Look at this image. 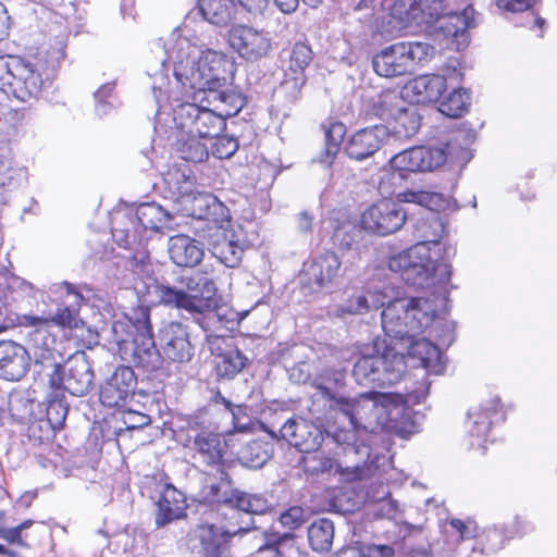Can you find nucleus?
<instances>
[{"label":"nucleus","instance_id":"obj_1","mask_svg":"<svg viewBox=\"0 0 557 557\" xmlns=\"http://www.w3.org/2000/svg\"><path fill=\"white\" fill-rule=\"evenodd\" d=\"M346 373L339 369H324L312 381L314 399H324L336 412V422L325 430L326 437L343 447L345 456L358 472L373 473L386 462L385 456H372L366 441L370 433L400 428L409 416L407 401L400 394L369 392L358 397H345L341 388Z\"/></svg>","mask_w":557,"mask_h":557},{"label":"nucleus","instance_id":"obj_2","mask_svg":"<svg viewBox=\"0 0 557 557\" xmlns=\"http://www.w3.org/2000/svg\"><path fill=\"white\" fill-rule=\"evenodd\" d=\"M188 33L187 28L174 29L165 39L154 41L150 53L162 69L171 64L176 85L184 89L186 99H206L224 120L236 115L244 100L227 87L234 62L223 52L202 49Z\"/></svg>","mask_w":557,"mask_h":557},{"label":"nucleus","instance_id":"obj_3","mask_svg":"<svg viewBox=\"0 0 557 557\" xmlns=\"http://www.w3.org/2000/svg\"><path fill=\"white\" fill-rule=\"evenodd\" d=\"M384 306L381 312L382 329L393 346L407 356L414 368L429 374H441L445 363L440 349L421 334L430 330L437 318L436 299L426 297H399L394 287L384 286Z\"/></svg>","mask_w":557,"mask_h":557},{"label":"nucleus","instance_id":"obj_4","mask_svg":"<svg viewBox=\"0 0 557 557\" xmlns=\"http://www.w3.org/2000/svg\"><path fill=\"white\" fill-rule=\"evenodd\" d=\"M221 481L208 486L207 497L223 504L231 511L227 525H198L190 534L191 553L197 557H221L224 544L233 536L253 528L252 515L265 513L272 504L261 494H248L234 488L228 475L221 471Z\"/></svg>","mask_w":557,"mask_h":557},{"label":"nucleus","instance_id":"obj_5","mask_svg":"<svg viewBox=\"0 0 557 557\" xmlns=\"http://www.w3.org/2000/svg\"><path fill=\"white\" fill-rule=\"evenodd\" d=\"M135 289L141 296L143 302L183 309L194 314L195 322L206 334L211 351L220 350L214 345L226 337L227 333L212 310V298L218 290L212 278L194 273L180 276L175 285L153 281L145 285V290L138 284Z\"/></svg>","mask_w":557,"mask_h":557},{"label":"nucleus","instance_id":"obj_6","mask_svg":"<svg viewBox=\"0 0 557 557\" xmlns=\"http://www.w3.org/2000/svg\"><path fill=\"white\" fill-rule=\"evenodd\" d=\"M49 58L34 59L18 57H0V90L8 97L22 103L38 100L49 87L61 60L64 59L63 47Z\"/></svg>","mask_w":557,"mask_h":557},{"label":"nucleus","instance_id":"obj_7","mask_svg":"<svg viewBox=\"0 0 557 557\" xmlns=\"http://www.w3.org/2000/svg\"><path fill=\"white\" fill-rule=\"evenodd\" d=\"M434 227L438 231L433 237H424L412 247L389 256L388 269L394 273H400L403 280L419 288L432 286H445L451 275V268L448 263L440 261L442 248L438 242L443 231L437 220L433 221Z\"/></svg>","mask_w":557,"mask_h":557},{"label":"nucleus","instance_id":"obj_8","mask_svg":"<svg viewBox=\"0 0 557 557\" xmlns=\"http://www.w3.org/2000/svg\"><path fill=\"white\" fill-rule=\"evenodd\" d=\"M169 66L171 64L166 63L162 69L157 63L154 54L151 53L148 60V75L153 78V82L161 74L166 77V83L162 87V97L168 98L169 124L174 126V128L186 131L206 139L220 135L225 127V121L222 115L214 108L200 107L189 101L180 102V95L184 97L186 95L184 89L176 84L175 88H181V90H174L166 75Z\"/></svg>","mask_w":557,"mask_h":557},{"label":"nucleus","instance_id":"obj_9","mask_svg":"<svg viewBox=\"0 0 557 557\" xmlns=\"http://www.w3.org/2000/svg\"><path fill=\"white\" fill-rule=\"evenodd\" d=\"M112 341L120 351L128 355L136 367L146 371L161 368V357L157 349L149 309L139 306L125 313L123 318L114 320L111 325Z\"/></svg>","mask_w":557,"mask_h":557},{"label":"nucleus","instance_id":"obj_10","mask_svg":"<svg viewBox=\"0 0 557 557\" xmlns=\"http://www.w3.org/2000/svg\"><path fill=\"white\" fill-rule=\"evenodd\" d=\"M394 13L404 22L431 25L440 21V29L445 37L451 38V46L460 50L468 46V29L474 26L471 5L461 12L445 13L443 0H397Z\"/></svg>","mask_w":557,"mask_h":557},{"label":"nucleus","instance_id":"obj_11","mask_svg":"<svg viewBox=\"0 0 557 557\" xmlns=\"http://www.w3.org/2000/svg\"><path fill=\"white\" fill-rule=\"evenodd\" d=\"M407 362L410 361L401 350L377 337L362 347L352 375L360 385H393L403 379Z\"/></svg>","mask_w":557,"mask_h":557},{"label":"nucleus","instance_id":"obj_12","mask_svg":"<svg viewBox=\"0 0 557 557\" xmlns=\"http://www.w3.org/2000/svg\"><path fill=\"white\" fill-rule=\"evenodd\" d=\"M438 198L437 194L423 190H406L397 195V200L382 199L368 207L361 214V226L367 232L387 236L399 231L407 220L403 202L430 207Z\"/></svg>","mask_w":557,"mask_h":557},{"label":"nucleus","instance_id":"obj_13","mask_svg":"<svg viewBox=\"0 0 557 557\" xmlns=\"http://www.w3.org/2000/svg\"><path fill=\"white\" fill-rule=\"evenodd\" d=\"M434 52V47L424 41H398L373 54L371 64L379 76L394 78L414 73Z\"/></svg>","mask_w":557,"mask_h":557},{"label":"nucleus","instance_id":"obj_14","mask_svg":"<svg viewBox=\"0 0 557 557\" xmlns=\"http://www.w3.org/2000/svg\"><path fill=\"white\" fill-rule=\"evenodd\" d=\"M476 134L473 129L462 127L455 134L454 140L446 147H412L395 154L389 163L392 169L403 172H426L441 168L453 153L455 144L461 145L462 159H468V147L475 140Z\"/></svg>","mask_w":557,"mask_h":557},{"label":"nucleus","instance_id":"obj_15","mask_svg":"<svg viewBox=\"0 0 557 557\" xmlns=\"http://www.w3.org/2000/svg\"><path fill=\"white\" fill-rule=\"evenodd\" d=\"M166 83V77L162 74L152 82V92L158 106L156 113V131L159 127L166 128L165 132H170L168 139L174 147L178 157L188 162H202L208 156L207 144L202 140L205 138L198 137L195 134L188 133L183 129L174 128L169 124L170 112L168 111V98L162 97V87Z\"/></svg>","mask_w":557,"mask_h":557},{"label":"nucleus","instance_id":"obj_16","mask_svg":"<svg viewBox=\"0 0 557 557\" xmlns=\"http://www.w3.org/2000/svg\"><path fill=\"white\" fill-rule=\"evenodd\" d=\"M94 371L84 354L67 359L62 367L59 363L49 374V383L53 388H62L73 396L86 395L94 384Z\"/></svg>","mask_w":557,"mask_h":557},{"label":"nucleus","instance_id":"obj_17","mask_svg":"<svg viewBox=\"0 0 557 557\" xmlns=\"http://www.w3.org/2000/svg\"><path fill=\"white\" fill-rule=\"evenodd\" d=\"M227 44L240 59L251 63L267 58L273 48L269 32L246 24L231 26Z\"/></svg>","mask_w":557,"mask_h":557},{"label":"nucleus","instance_id":"obj_18","mask_svg":"<svg viewBox=\"0 0 557 557\" xmlns=\"http://www.w3.org/2000/svg\"><path fill=\"white\" fill-rule=\"evenodd\" d=\"M21 326L30 327L27 334V351L36 364L55 367L60 354L55 349V337L49 330V321L44 317L23 314L18 317Z\"/></svg>","mask_w":557,"mask_h":557},{"label":"nucleus","instance_id":"obj_19","mask_svg":"<svg viewBox=\"0 0 557 557\" xmlns=\"http://www.w3.org/2000/svg\"><path fill=\"white\" fill-rule=\"evenodd\" d=\"M161 361L164 359L177 363L189 362L195 355L188 327L181 322H164L158 331Z\"/></svg>","mask_w":557,"mask_h":557},{"label":"nucleus","instance_id":"obj_20","mask_svg":"<svg viewBox=\"0 0 557 557\" xmlns=\"http://www.w3.org/2000/svg\"><path fill=\"white\" fill-rule=\"evenodd\" d=\"M190 426L200 431L194 438L196 457L208 466H220L226 445L218 426L208 423L207 412L196 414Z\"/></svg>","mask_w":557,"mask_h":557},{"label":"nucleus","instance_id":"obj_21","mask_svg":"<svg viewBox=\"0 0 557 557\" xmlns=\"http://www.w3.org/2000/svg\"><path fill=\"white\" fill-rule=\"evenodd\" d=\"M499 399L490 398L468 411L465 423L468 447L484 451L492 424L499 416Z\"/></svg>","mask_w":557,"mask_h":557},{"label":"nucleus","instance_id":"obj_22","mask_svg":"<svg viewBox=\"0 0 557 557\" xmlns=\"http://www.w3.org/2000/svg\"><path fill=\"white\" fill-rule=\"evenodd\" d=\"M269 433L272 437H280L304 453L317 450L324 441V432L300 417L289 418L277 431L271 430Z\"/></svg>","mask_w":557,"mask_h":557},{"label":"nucleus","instance_id":"obj_23","mask_svg":"<svg viewBox=\"0 0 557 557\" xmlns=\"http://www.w3.org/2000/svg\"><path fill=\"white\" fill-rule=\"evenodd\" d=\"M391 138V131L384 124L364 127L352 134L345 150L350 159L362 161L374 156Z\"/></svg>","mask_w":557,"mask_h":557},{"label":"nucleus","instance_id":"obj_24","mask_svg":"<svg viewBox=\"0 0 557 557\" xmlns=\"http://www.w3.org/2000/svg\"><path fill=\"white\" fill-rule=\"evenodd\" d=\"M339 269L341 260L337 255L333 251H325L304 264L301 283L311 292H318L334 282Z\"/></svg>","mask_w":557,"mask_h":557},{"label":"nucleus","instance_id":"obj_25","mask_svg":"<svg viewBox=\"0 0 557 557\" xmlns=\"http://www.w3.org/2000/svg\"><path fill=\"white\" fill-rule=\"evenodd\" d=\"M136 377L131 367H119L101 385L99 399L103 406L120 407L134 394Z\"/></svg>","mask_w":557,"mask_h":557},{"label":"nucleus","instance_id":"obj_26","mask_svg":"<svg viewBox=\"0 0 557 557\" xmlns=\"http://www.w3.org/2000/svg\"><path fill=\"white\" fill-rule=\"evenodd\" d=\"M177 211L186 216L214 222L218 221V216L222 220L227 216V209L216 197L199 191L196 186L177 206Z\"/></svg>","mask_w":557,"mask_h":557},{"label":"nucleus","instance_id":"obj_27","mask_svg":"<svg viewBox=\"0 0 557 557\" xmlns=\"http://www.w3.org/2000/svg\"><path fill=\"white\" fill-rule=\"evenodd\" d=\"M30 357L27 349L13 341H0V377L20 381L29 369Z\"/></svg>","mask_w":557,"mask_h":557},{"label":"nucleus","instance_id":"obj_28","mask_svg":"<svg viewBox=\"0 0 557 557\" xmlns=\"http://www.w3.org/2000/svg\"><path fill=\"white\" fill-rule=\"evenodd\" d=\"M446 78L438 74L420 75L403 87L404 97L418 104L436 102L446 89Z\"/></svg>","mask_w":557,"mask_h":557},{"label":"nucleus","instance_id":"obj_29","mask_svg":"<svg viewBox=\"0 0 557 557\" xmlns=\"http://www.w3.org/2000/svg\"><path fill=\"white\" fill-rule=\"evenodd\" d=\"M313 58V52L309 45L298 41L290 52L285 70L286 78L282 83V88L297 95L306 83L305 70L309 66Z\"/></svg>","mask_w":557,"mask_h":557},{"label":"nucleus","instance_id":"obj_30","mask_svg":"<svg viewBox=\"0 0 557 557\" xmlns=\"http://www.w3.org/2000/svg\"><path fill=\"white\" fill-rule=\"evenodd\" d=\"M384 286L369 287L363 290L351 294L348 298L337 304L333 309V314L338 318L346 315L364 314L372 309L384 306Z\"/></svg>","mask_w":557,"mask_h":557},{"label":"nucleus","instance_id":"obj_31","mask_svg":"<svg viewBox=\"0 0 557 557\" xmlns=\"http://www.w3.org/2000/svg\"><path fill=\"white\" fill-rule=\"evenodd\" d=\"M196 186V178L190 168L172 166L162 177V193L165 198L171 199L178 206L185 197L194 191Z\"/></svg>","mask_w":557,"mask_h":557},{"label":"nucleus","instance_id":"obj_32","mask_svg":"<svg viewBox=\"0 0 557 557\" xmlns=\"http://www.w3.org/2000/svg\"><path fill=\"white\" fill-rule=\"evenodd\" d=\"M61 296H64L63 306L58 308L52 315L44 317L51 324L63 327H76L78 325V308L83 301V296L75 287L67 282H63L57 289Z\"/></svg>","mask_w":557,"mask_h":557},{"label":"nucleus","instance_id":"obj_33","mask_svg":"<svg viewBox=\"0 0 557 557\" xmlns=\"http://www.w3.org/2000/svg\"><path fill=\"white\" fill-rule=\"evenodd\" d=\"M170 259L178 267L193 268L203 258V246L187 235H176L169 239Z\"/></svg>","mask_w":557,"mask_h":557},{"label":"nucleus","instance_id":"obj_34","mask_svg":"<svg viewBox=\"0 0 557 557\" xmlns=\"http://www.w3.org/2000/svg\"><path fill=\"white\" fill-rule=\"evenodd\" d=\"M184 495L173 485L165 484L157 503L156 524L158 528L185 516Z\"/></svg>","mask_w":557,"mask_h":557},{"label":"nucleus","instance_id":"obj_35","mask_svg":"<svg viewBox=\"0 0 557 557\" xmlns=\"http://www.w3.org/2000/svg\"><path fill=\"white\" fill-rule=\"evenodd\" d=\"M541 0H495L498 9L520 14L519 25L529 29H537L542 36L545 20L541 17L537 5Z\"/></svg>","mask_w":557,"mask_h":557},{"label":"nucleus","instance_id":"obj_36","mask_svg":"<svg viewBox=\"0 0 557 557\" xmlns=\"http://www.w3.org/2000/svg\"><path fill=\"white\" fill-rule=\"evenodd\" d=\"M198 7L202 17L218 27L228 26L238 11L235 0H198Z\"/></svg>","mask_w":557,"mask_h":557},{"label":"nucleus","instance_id":"obj_37","mask_svg":"<svg viewBox=\"0 0 557 557\" xmlns=\"http://www.w3.org/2000/svg\"><path fill=\"white\" fill-rule=\"evenodd\" d=\"M391 138L405 140L413 137L421 126V117L414 107L405 104L386 125Z\"/></svg>","mask_w":557,"mask_h":557},{"label":"nucleus","instance_id":"obj_38","mask_svg":"<svg viewBox=\"0 0 557 557\" xmlns=\"http://www.w3.org/2000/svg\"><path fill=\"white\" fill-rule=\"evenodd\" d=\"M171 213L160 205L145 202L137 207L135 220H131V222L135 224L136 221L144 230L162 231L171 227Z\"/></svg>","mask_w":557,"mask_h":557},{"label":"nucleus","instance_id":"obj_39","mask_svg":"<svg viewBox=\"0 0 557 557\" xmlns=\"http://www.w3.org/2000/svg\"><path fill=\"white\" fill-rule=\"evenodd\" d=\"M406 100L403 91L385 90L373 98L371 110L375 116L388 123L406 104Z\"/></svg>","mask_w":557,"mask_h":557},{"label":"nucleus","instance_id":"obj_40","mask_svg":"<svg viewBox=\"0 0 557 557\" xmlns=\"http://www.w3.org/2000/svg\"><path fill=\"white\" fill-rule=\"evenodd\" d=\"M506 529L503 524H494L483 530L479 535L476 545L471 547L472 553L480 550L481 554L491 555L504 548L509 541Z\"/></svg>","mask_w":557,"mask_h":557},{"label":"nucleus","instance_id":"obj_41","mask_svg":"<svg viewBox=\"0 0 557 557\" xmlns=\"http://www.w3.org/2000/svg\"><path fill=\"white\" fill-rule=\"evenodd\" d=\"M334 539V524L330 519L314 520L308 528V541L313 550L327 552Z\"/></svg>","mask_w":557,"mask_h":557},{"label":"nucleus","instance_id":"obj_42","mask_svg":"<svg viewBox=\"0 0 557 557\" xmlns=\"http://www.w3.org/2000/svg\"><path fill=\"white\" fill-rule=\"evenodd\" d=\"M247 358L236 348H228L216 354L215 368L223 377H234L246 366Z\"/></svg>","mask_w":557,"mask_h":557},{"label":"nucleus","instance_id":"obj_43","mask_svg":"<svg viewBox=\"0 0 557 557\" xmlns=\"http://www.w3.org/2000/svg\"><path fill=\"white\" fill-rule=\"evenodd\" d=\"M211 252L221 263L228 268H235L242 261L244 249L237 240L223 237V239L212 243Z\"/></svg>","mask_w":557,"mask_h":557},{"label":"nucleus","instance_id":"obj_44","mask_svg":"<svg viewBox=\"0 0 557 557\" xmlns=\"http://www.w3.org/2000/svg\"><path fill=\"white\" fill-rule=\"evenodd\" d=\"M307 454L308 455L302 458V469L307 474H330L333 471L337 472L339 470L337 461L325 456L323 453L314 450Z\"/></svg>","mask_w":557,"mask_h":557},{"label":"nucleus","instance_id":"obj_45","mask_svg":"<svg viewBox=\"0 0 557 557\" xmlns=\"http://www.w3.org/2000/svg\"><path fill=\"white\" fill-rule=\"evenodd\" d=\"M470 106V95L465 88L454 89L440 104L438 110L449 116L459 117Z\"/></svg>","mask_w":557,"mask_h":557},{"label":"nucleus","instance_id":"obj_46","mask_svg":"<svg viewBox=\"0 0 557 557\" xmlns=\"http://www.w3.org/2000/svg\"><path fill=\"white\" fill-rule=\"evenodd\" d=\"M293 539L290 533L276 532L264 534V544L258 548V557H284L287 543Z\"/></svg>","mask_w":557,"mask_h":557},{"label":"nucleus","instance_id":"obj_47","mask_svg":"<svg viewBox=\"0 0 557 557\" xmlns=\"http://www.w3.org/2000/svg\"><path fill=\"white\" fill-rule=\"evenodd\" d=\"M114 83L101 85L94 94L95 110L99 116L109 114L117 104L114 96Z\"/></svg>","mask_w":557,"mask_h":557},{"label":"nucleus","instance_id":"obj_48","mask_svg":"<svg viewBox=\"0 0 557 557\" xmlns=\"http://www.w3.org/2000/svg\"><path fill=\"white\" fill-rule=\"evenodd\" d=\"M212 310L226 333L234 331L248 314V311L238 312L227 305L214 306Z\"/></svg>","mask_w":557,"mask_h":557},{"label":"nucleus","instance_id":"obj_49","mask_svg":"<svg viewBox=\"0 0 557 557\" xmlns=\"http://www.w3.org/2000/svg\"><path fill=\"white\" fill-rule=\"evenodd\" d=\"M69 408L62 400L49 401L46 410L47 422L53 430H59L64 425Z\"/></svg>","mask_w":557,"mask_h":557},{"label":"nucleus","instance_id":"obj_50","mask_svg":"<svg viewBox=\"0 0 557 557\" xmlns=\"http://www.w3.org/2000/svg\"><path fill=\"white\" fill-rule=\"evenodd\" d=\"M214 144L212 145V154L218 159H228L238 149L239 145L236 138L231 136H214Z\"/></svg>","mask_w":557,"mask_h":557},{"label":"nucleus","instance_id":"obj_51","mask_svg":"<svg viewBox=\"0 0 557 557\" xmlns=\"http://www.w3.org/2000/svg\"><path fill=\"white\" fill-rule=\"evenodd\" d=\"M306 512L300 506H293L283 511L278 517L280 524L288 530L298 529L306 522Z\"/></svg>","mask_w":557,"mask_h":557},{"label":"nucleus","instance_id":"obj_52","mask_svg":"<svg viewBox=\"0 0 557 557\" xmlns=\"http://www.w3.org/2000/svg\"><path fill=\"white\" fill-rule=\"evenodd\" d=\"M119 414L120 420L126 430L141 429L149 425L151 422V419L148 414L131 409L123 410Z\"/></svg>","mask_w":557,"mask_h":557},{"label":"nucleus","instance_id":"obj_53","mask_svg":"<svg viewBox=\"0 0 557 557\" xmlns=\"http://www.w3.org/2000/svg\"><path fill=\"white\" fill-rule=\"evenodd\" d=\"M509 539L521 537L533 530V525L524 517L516 515L509 524H503Z\"/></svg>","mask_w":557,"mask_h":557},{"label":"nucleus","instance_id":"obj_54","mask_svg":"<svg viewBox=\"0 0 557 557\" xmlns=\"http://www.w3.org/2000/svg\"><path fill=\"white\" fill-rule=\"evenodd\" d=\"M113 239L120 247L129 249L140 238V234L137 228L129 231L128 228L114 227L112 230Z\"/></svg>","mask_w":557,"mask_h":557},{"label":"nucleus","instance_id":"obj_55","mask_svg":"<svg viewBox=\"0 0 557 557\" xmlns=\"http://www.w3.org/2000/svg\"><path fill=\"white\" fill-rule=\"evenodd\" d=\"M346 134V126L342 122H333L325 131V145L337 148L339 150L341 144Z\"/></svg>","mask_w":557,"mask_h":557},{"label":"nucleus","instance_id":"obj_56","mask_svg":"<svg viewBox=\"0 0 557 557\" xmlns=\"http://www.w3.org/2000/svg\"><path fill=\"white\" fill-rule=\"evenodd\" d=\"M449 525L459 534V539L461 541L478 536L476 525L473 521H462L460 519L453 518L449 520Z\"/></svg>","mask_w":557,"mask_h":557},{"label":"nucleus","instance_id":"obj_57","mask_svg":"<svg viewBox=\"0 0 557 557\" xmlns=\"http://www.w3.org/2000/svg\"><path fill=\"white\" fill-rule=\"evenodd\" d=\"M394 549L388 545H369L361 552H351L350 557H392Z\"/></svg>","mask_w":557,"mask_h":557},{"label":"nucleus","instance_id":"obj_58","mask_svg":"<svg viewBox=\"0 0 557 557\" xmlns=\"http://www.w3.org/2000/svg\"><path fill=\"white\" fill-rule=\"evenodd\" d=\"M33 525L32 520H26L17 527L7 528L0 525V537L11 543H22L21 533Z\"/></svg>","mask_w":557,"mask_h":557},{"label":"nucleus","instance_id":"obj_59","mask_svg":"<svg viewBox=\"0 0 557 557\" xmlns=\"http://www.w3.org/2000/svg\"><path fill=\"white\" fill-rule=\"evenodd\" d=\"M8 286L12 290H20L27 296H33L36 292L35 286L30 282L20 276H11Z\"/></svg>","mask_w":557,"mask_h":557},{"label":"nucleus","instance_id":"obj_60","mask_svg":"<svg viewBox=\"0 0 557 557\" xmlns=\"http://www.w3.org/2000/svg\"><path fill=\"white\" fill-rule=\"evenodd\" d=\"M237 3L251 14H262L268 7V0H237Z\"/></svg>","mask_w":557,"mask_h":557},{"label":"nucleus","instance_id":"obj_61","mask_svg":"<svg viewBox=\"0 0 557 557\" xmlns=\"http://www.w3.org/2000/svg\"><path fill=\"white\" fill-rule=\"evenodd\" d=\"M338 151L339 150L337 148L325 145L324 150L320 152L315 161L323 166H330L333 164Z\"/></svg>","mask_w":557,"mask_h":557},{"label":"nucleus","instance_id":"obj_62","mask_svg":"<svg viewBox=\"0 0 557 557\" xmlns=\"http://www.w3.org/2000/svg\"><path fill=\"white\" fill-rule=\"evenodd\" d=\"M10 16L5 5L0 2V41L9 35Z\"/></svg>","mask_w":557,"mask_h":557},{"label":"nucleus","instance_id":"obj_63","mask_svg":"<svg viewBox=\"0 0 557 557\" xmlns=\"http://www.w3.org/2000/svg\"><path fill=\"white\" fill-rule=\"evenodd\" d=\"M312 222L313 216L309 214L307 211H302L301 213H299L297 218L298 230L305 234L310 233L312 230Z\"/></svg>","mask_w":557,"mask_h":557},{"label":"nucleus","instance_id":"obj_64","mask_svg":"<svg viewBox=\"0 0 557 557\" xmlns=\"http://www.w3.org/2000/svg\"><path fill=\"white\" fill-rule=\"evenodd\" d=\"M277 9L285 13L289 14L296 11L299 5V0H273Z\"/></svg>","mask_w":557,"mask_h":557}]
</instances>
